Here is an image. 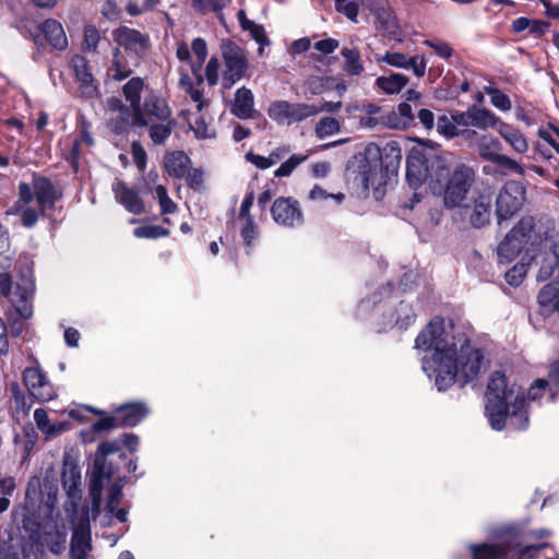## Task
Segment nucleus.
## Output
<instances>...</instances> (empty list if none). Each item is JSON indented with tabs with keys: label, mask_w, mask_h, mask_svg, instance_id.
I'll list each match as a JSON object with an SVG mask.
<instances>
[{
	"label": "nucleus",
	"mask_w": 559,
	"mask_h": 559,
	"mask_svg": "<svg viewBox=\"0 0 559 559\" xmlns=\"http://www.w3.org/2000/svg\"><path fill=\"white\" fill-rule=\"evenodd\" d=\"M437 130L440 134L447 138H454L461 133V130L456 128L453 116H441L437 121Z\"/></svg>",
	"instance_id": "nucleus-49"
},
{
	"label": "nucleus",
	"mask_w": 559,
	"mask_h": 559,
	"mask_svg": "<svg viewBox=\"0 0 559 559\" xmlns=\"http://www.w3.org/2000/svg\"><path fill=\"white\" fill-rule=\"evenodd\" d=\"M120 449L121 442L119 439L103 442L97 448L90 480V496L96 512H98L100 507L104 481L110 479L114 474L111 467L107 466V456L119 452Z\"/></svg>",
	"instance_id": "nucleus-6"
},
{
	"label": "nucleus",
	"mask_w": 559,
	"mask_h": 559,
	"mask_svg": "<svg viewBox=\"0 0 559 559\" xmlns=\"http://www.w3.org/2000/svg\"><path fill=\"white\" fill-rule=\"evenodd\" d=\"M58 487L55 478L33 477L27 486L24 506L14 510L16 524L26 531L37 533L43 530L39 538L51 552L60 554L66 548L67 530L53 521Z\"/></svg>",
	"instance_id": "nucleus-2"
},
{
	"label": "nucleus",
	"mask_w": 559,
	"mask_h": 559,
	"mask_svg": "<svg viewBox=\"0 0 559 559\" xmlns=\"http://www.w3.org/2000/svg\"><path fill=\"white\" fill-rule=\"evenodd\" d=\"M72 66L76 82L80 84V92L85 97H92L96 93L94 78L90 72L87 60L82 56L72 59Z\"/></svg>",
	"instance_id": "nucleus-22"
},
{
	"label": "nucleus",
	"mask_w": 559,
	"mask_h": 559,
	"mask_svg": "<svg viewBox=\"0 0 559 559\" xmlns=\"http://www.w3.org/2000/svg\"><path fill=\"white\" fill-rule=\"evenodd\" d=\"M133 235L136 238L157 239L167 237L169 235V230L158 225H144L135 228L133 230Z\"/></svg>",
	"instance_id": "nucleus-46"
},
{
	"label": "nucleus",
	"mask_w": 559,
	"mask_h": 559,
	"mask_svg": "<svg viewBox=\"0 0 559 559\" xmlns=\"http://www.w3.org/2000/svg\"><path fill=\"white\" fill-rule=\"evenodd\" d=\"M432 167L431 192L443 195L447 207L462 206L473 183V170L466 165L455 164L454 155L449 152H441Z\"/></svg>",
	"instance_id": "nucleus-4"
},
{
	"label": "nucleus",
	"mask_w": 559,
	"mask_h": 559,
	"mask_svg": "<svg viewBox=\"0 0 559 559\" xmlns=\"http://www.w3.org/2000/svg\"><path fill=\"white\" fill-rule=\"evenodd\" d=\"M197 76V85H189L187 87V94L190 96L191 100L195 103L197 110L201 112L204 108L209 106V99L204 98L203 96V90H202V83L203 78L201 73L197 72L194 73Z\"/></svg>",
	"instance_id": "nucleus-42"
},
{
	"label": "nucleus",
	"mask_w": 559,
	"mask_h": 559,
	"mask_svg": "<svg viewBox=\"0 0 559 559\" xmlns=\"http://www.w3.org/2000/svg\"><path fill=\"white\" fill-rule=\"evenodd\" d=\"M501 144L498 139L491 135H483L478 141V151L483 158L493 162L500 154Z\"/></svg>",
	"instance_id": "nucleus-37"
},
{
	"label": "nucleus",
	"mask_w": 559,
	"mask_h": 559,
	"mask_svg": "<svg viewBox=\"0 0 559 559\" xmlns=\"http://www.w3.org/2000/svg\"><path fill=\"white\" fill-rule=\"evenodd\" d=\"M501 138L518 153H526L528 151V143L525 135L516 128L500 121L497 128Z\"/></svg>",
	"instance_id": "nucleus-27"
},
{
	"label": "nucleus",
	"mask_w": 559,
	"mask_h": 559,
	"mask_svg": "<svg viewBox=\"0 0 559 559\" xmlns=\"http://www.w3.org/2000/svg\"><path fill=\"white\" fill-rule=\"evenodd\" d=\"M336 10L352 22L357 23L359 4L354 0H335Z\"/></svg>",
	"instance_id": "nucleus-51"
},
{
	"label": "nucleus",
	"mask_w": 559,
	"mask_h": 559,
	"mask_svg": "<svg viewBox=\"0 0 559 559\" xmlns=\"http://www.w3.org/2000/svg\"><path fill=\"white\" fill-rule=\"evenodd\" d=\"M103 15L109 21H118L121 16V10L116 1L107 0L103 4Z\"/></svg>",
	"instance_id": "nucleus-63"
},
{
	"label": "nucleus",
	"mask_w": 559,
	"mask_h": 559,
	"mask_svg": "<svg viewBox=\"0 0 559 559\" xmlns=\"http://www.w3.org/2000/svg\"><path fill=\"white\" fill-rule=\"evenodd\" d=\"M515 536L512 534H507L503 537V542L498 545H472L471 551L473 555V559H514L519 556L533 557L534 552L545 547L546 544L539 545H526L522 547L520 544L515 543Z\"/></svg>",
	"instance_id": "nucleus-8"
},
{
	"label": "nucleus",
	"mask_w": 559,
	"mask_h": 559,
	"mask_svg": "<svg viewBox=\"0 0 559 559\" xmlns=\"http://www.w3.org/2000/svg\"><path fill=\"white\" fill-rule=\"evenodd\" d=\"M131 154L136 167L142 171L146 166V153L139 142H133L131 145Z\"/></svg>",
	"instance_id": "nucleus-62"
},
{
	"label": "nucleus",
	"mask_w": 559,
	"mask_h": 559,
	"mask_svg": "<svg viewBox=\"0 0 559 559\" xmlns=\"http://www.w3.org/2000/svg\"><path fill=\"white\" fill-rule=\"evenodd\" d=\"M156 198L160 206L162 214L174 213L177 210L175 202L168 197L167 190L164 186H157L155 188Z\"/></svg>",
	"instance_id": "nucleus-52"
},
{
	"label": "nucleus",
	"mask_w": 559,
	"mask_h": 559,
	"mask_svg": "<svg viewBox=\"0 0 559 559\" xmlns=\"http://www.w3.org/2000/svg\"><path fill=\"white\" fill-rule=\"evenodd\" d=\"M320 112V108L309 104H292L287 100H275L269 109V117L278 124L290 126Z\"/></svg>",
	"instance_id": "nucleus-10"
},
{
	"label": "nucleus",
	"mask_w": 559,
	"mask_h": 559,
	"mask_svg": "<svg viewBox=\"0 0 559 559\" xmlns=\"http://www.w3.org/2000/svg\"><path fill=\"white\" fill-rule=\"evenodd\" d=\"M34 421L38 430H40L47 438L58 436L69 428V425L67 423H51L47 414V411L44 408L35 409Z\"/></svg>",
	"instance_id": "nucleus-29"
},
{
	"label": "nucleus",
	"mask_w": 559,
	"mask_h": 559,
	"mask_svg": "<svg viewBox=\"0 0 559 559\" xmlns=\"http://www.w3.org/2000/svg\"><path fill=\"white\" fill-rule=\"evenodd\" d=\"M150 127V136L155 144H162L170 135L173 126L169 119L166 121L158 120V122L145 121Z\"/></svg>",
	"instance_id": "nucleus-40"
},
{
	"label": "nucleus",
	"mask_w": 559,
	"mask_h": 559,
	"mask_svg": "<svg viewBox=\"0 0 559 559\" xmlns=\"http://www.w3.org/2000/svg\"><path fill=\"white\" fill-rule=\"evenodd\" d=\"M492 163L506 169L512 170L519 175H524L523 166L507 155L499 154Z\"/></svg>",
	"instance_id": "nucleus-59"
},
{
	"label": "nucleus",
	"mask_w": 559,
	"mask_h": 559,
	"mask_svg": "<svg viewBox=\"0 0 559 559\" xmlns=\"http://www.w3.org/2000/svg\"><path fill=\"white\" fill-rule=\"evenodd\" d=\"M159 0H128L126 12L130 16H139L155 9Z\"/></svg>",
	"instance_id": "nucleus-44"
},
{
	"label": "nucleus",
	"mask_w": 559,
	"mask_h": 559,
	"mask_svg": "<svg viewBox=\"0 0 559 559\" xmlns=\"http://www.w3.org/2000/svg\"><path fill=\"white\" fill-rule=\"evenodd\" d=\"M546 382V388L551 399H554L555 391L559 389V365H552L549 369Z\"/></svg>",
	"instance_id": "nucleus-60"
},
{
	"label": "nucleus",
	"mask_w": 559,
	"mask_h": 559,
	"mask_svg": "<svg viewBox=\"0 0 559 559\" xmlns=\"http://www.w3.org/2000/svg\"><path fill=\"white\" fill-rule=\"evenodd\" d=\"M190 129L199 140L214 139L216 132L206 122L203 116L195 118L189 122Z\"/></svg>",
	"instance_id": "nucleus-45"
},
{
	"label": "nucleus",
	"mask_w": 559,
	"mask_h": 559,
	"mask_svg": "<svg viewBox=\"0 0 559 559\" xmlns=\"http://www.w3.org/2000/svg\"><path fill=\"white\" fill-rule=\"evenodd\" d=\"M23 382L31 395L40 402H48L56 396L52 384L37 361L23 371Z\"/></svg>",
	"instance_id": "nucleus-14"
},
{
	"label": "nucleus",
	"mask_w": 559,
	"mask_h": 559,
	"mask_svg": "<svg viewBox=\"0 0 559 559\" xmlns=\"http://www.w3.org/2000/svg\"><path fill=\"white\" fill-rule=\"evenodd\" d=\"M33 187V195L35 194L37 204L40 207V213H43L47 206H51L53 204L57 198L56 191L50 181L45 178L34 179Z\"/></svg>",
	"instance_id": "nucleus-32"
},
{
	"label": "nucleus",
	"mask_w": 559,
	"mask_h": 559,
	"mask_svg": "<svg viewBox=\"0 0 559 559\" xmlns=\"http://www.w3.org/2000/svg\"><path fill=\"white\" fill-rule=\"evenodd\" d=\"M546 392H548L546 382L544 379H537L528 389L527 400L538 401Z\"/></svg>",
	"instance_id": "nucleus-64"
},
{
	"label": "nucleus",
	"mask_w": 559,
	"mask_h": 559,
	"mask_svg": "<svg viewBox=\"0 0 559 559\" xmlns=\"http://www.w3.org/2000/svg\"><path fill=\"white\" fill-rule=\"evenodd\" d=\"M308 159V155L293 154L274 171L276 177H288L304 162Z\"/></svg>",
	"instance_id": "nucleus-47"
},
{
	"label": "nucleus",
	"mask_w": 559,
	"mask_h": 559,
	"mask_svg": "<svg viewBox=\"0 0 559 559\" xmlns=\"http://www.w3.org/2000/svg\"><path fill=\"white\" fill-rule=\"evenodd\" d=\"M369 11L374 15L377 31L384 37L402 43L404 33L386 0H370Z\"/></svg>",
	"instance_id": "nucleus-12"
},
{
	"label": "nucleus",
	"mask_w": 559,
	"mask_h": 559,
	"mask_svg": "<svg viewBox=\"0 0 559 559\" xmlns=\"http://www.w3.org/2000/svg\"><path fill=\"white\" fill-rule=\"evenodd\" d=\"M526 275V265L523 263L515 264L506 273L507 282L512 286H519Z\"/></svg>",
	"instance_id": "nucleus-56"
},
{
	"label": "nucleus",
	"mask_w": 559,
	"mask_h": 559,
	"mask_svg": "<svg viewBox=\"0 0 559 559\" xmlns=\"http://www.w3.org/2000/svg\"><path fill=\"white\" fill-rule=\"evenodd\" d=\"M40 34L56 49H64L68 46V38L62 25L52 19L46 20L39 26Z\"/></svg>",
	"instance_id": "nucleus-25"
},
{
	"label": "nucleus",
	"mask_w": 559,
	"mask_h": 559,
	"mask_svg": "<svg viewBox=\"0 0 559 559\" xmlns=\"http://www.w3.org/2000/svg\"><path fill=\"white\" fill-rule=\"evenodd\" d=\"M342 56L345 59L344 70L350 75H358L362 72L364 66L360 53L356 48H343Z\"/></svg>",
	"instance_id": "nucleus-39"
},
{
	"label": "nucleus",
	"mask_w": 559,
	"mask_h": 559,
	"mask_svg": "<svg viewBox=\"0 0 559 559\" xmlns=\"http://www.w3.org/2000/svg\"><path fill=\"white\" fill-rule=\"evenodd\" d=\"M440 156L441 153L427 147L423 142L413 146L407 155L406 178L408 183L416 188L427 181L430 187L432 164Z\"/></svg>",
	"instance_id": "nucleus-7"
},
{
	"label": "nucleus",
	"mask_w": 559,
	"mask_h": 559,
	"mask_svg": "<svg viewBox=\"0 0 559 559\" xmlns=\"http://www.w3.org/2000/svg\"><path fill=\"white\" fill-rule=\"evenodd\" d=\"M275 223L285 227H297L302 224L304 215L298 201L289 197L277 198L271 207Z\"/></svg>",
	"instance_id": "nucleus-16"
},
{
	"label": "nucleus",
	"mask_w": 559,
	"mask_h": 559,
	"mask_svg": "<svg viewBox=\"0 0 559 559\" xmlns=\"http://www.w3.org/2000/svg\"><path fill=\"white\" fill-rule=\"evenodd\" d=\"M485 93L490 96V103L500 111H509L512 108L511 100L507 94L497 87L486 86Z\"/></svg>",
	"instance_id": "nucleus-43"
},
{
	"label": "nucleus",
	"mask_w": 559,
	"mask_h": 559,
	"mask_svg": "<svg viewBox=\"0 0 559 559\" xmlns=\"http://www.w3.org/2000/svg\"><path fill=\"white\" fill-rule=\"evenodd\" d=\"M378 64L385 63L390 67L408 70L412 69L417 78H423L427 69V60L425 56H408L401 51L390 50L383 55L376 56Z\"/></svg>",
	"instance_id": "nucleus-15"
},
{
	"label": "nucleus",
	"mask_w": 559,
	"mask_h": 559,
	"mask_svg": "<svg viewBox=\"0 0 559 559\" xmlns=\"http://www.w3.org/2000/svg\"><path fill=\"white\" fill-rule=\"evenodd\" d=\"M231 111L240 119L251 117L253 112V94L249 88L240 87L236 91Z\"/></svg>",
	"instance_id": "nucleus-31"
},
{
	"label": "nucleus",
	"mask_w": 559,
	"mask_h": 559,
	"mask_svg": "<svg viewBox=\"0 0 559 559\" xmlns=\"http://www.w3.org/2000/svg\"><path fill=\"white\" fill-rule=\"evenodd\" d=\"M538 304L545 313L559 312V286L546 285L538 294Z\"/></svg>",
	"instance_id": "nucleus-33"
},
{
	"label": "nucleus",
	"mask_w": 559,
	"mask_h": 559,
	"mask_svg": "<svg viewBox=\"0 0 559 559\" xmlns=\"http://www.w3.org/2000/svg\"><path fill=\"white\" fill-rule=\"evenodd\" d=\"M415 321V313L409 304L401 302L399 307L391 313L389 325H396L400 329H406Z\"/></svg>",
	"instance_id": "nucleus-35"
},
{
	"label": "nucleus",
	"mask_w": 559,
	"mask_h": 559,
	"mask_svg": "<svg viewBox=\"0 0 559 559\" xmlns=\"http://www.w3.org/2000/svg\"><path fill=\"white\" fill-rule=\"evenodd\" d=\"M222 53L225 64V70L222 73V85L224 88H230L243 78L248 69V58L239 46L230 41L222 45Z\"/></svg>",
	"instance_id": "nucleus-9"
},
{
	"label": "nucleus",
	"mask_w": 559,
	"mask_h": 559,
	"mask_svg": "<svg viewBox=\"0 0 559 559\" xmlns=\"http://www.w3.org/2000/svg\"><path fill=\"white\" fill-rule=\"evenodd\" d=\"M114 40L127 51L143 53L148 46V37L138 29L120 26L112 32Z\"/></svg>",
	"instance_id": "nucleus-19"
},
{
	"label": "nucleus",
	"mask_w": 559,
	"mask_h": 559,
	"mask_svg": "<svg viewBox=\"0 0 559 559\" xmlns=\"http://www.w3.org/2000/svg\"><path fill=\"white\" fill-rule=\"evenodd\" d=\"M191 50H192L193 55L195 56V58L198 59V63L191 66L192 72L200 73L201 66L205 61L206 56H207V48H206L205 40L202 38H195L192 41Z\"/></svg>",
	"instance_id": "nucleus-50"
},
{
	"label": "nucleus",
	"mask_w": 559,
	"mask_h": 559,
	"mask_svg": "<svg viewBox=\"0 0 559 559\" xmlns=\"http://www.w3.org/2000/svg\"><path fill=\"white\" fill-rule=\"evenodd\" d=\"M485 415L490 427L500 431L510 426L518 430H524L528 426L526 400L515 384L508 385L506 376L495 372L488 383L486 392Z\"/></svg>",
	"instance_id": "nucleus-3"
},
{
	"label": "nucleus",
	"mask_w": 559,
	"mask_h": 559,
	"mask_svg": "<svg viewBox=\"0 0 559 559\" xmlns=\"http://www.w3.org/2000/svg\"><path fill=\"white\" fill-rule=\"evenodd\" d=\"M34 283L29 278H25L23 280V283L21 285L19 284L15 290L12 292V282L10 276L5 273L0 274L1 294L9 298L17 313L23 319L29 318L33 313L29 300L34 294Z\"/></svg>",
	"instance_id": "nucleus-11"
},
{
	"label": "nucleus",
	"mask_w": 559,
	"mask_h": 559,
	"mask_svg": "<svg viewBox=\"0 0 559 559\" xmlns=\"http://www.w3.org/2000/svg\"><path fill=\"white\" fill-rule=\"evenodd\" d=\"M143 86L144 82L140 78H132L123 86V95L135 114L140 112L141 109V92Z\"/></svg>",
	"instance_id": "nucleus-34"
},
{
	"label": "nucleus",
	"mask_w": 559,
	"mask_h": 559,
	"mask_svg": "<svg viewBox=\"0 0 559 559\" xmlns=\"http://www.w3.org/2000/svg\"><path fill=\"white\" fill-rule=\"evenodd\" d=\"M329 198L334 199L337 203H341L344 200V194L343 193H336V194L328 193L324 189H322L319 186H314L309 192V199L311 201H322V200H325Z\"/></svg>",
	"instance_id": "nucleus-58"
},
{
	"label": "nucleus",
	"mask_w": 559,
	"mask_h": 559,
	"mask_svg": "<svg viewBox=\"0 0 559 559\" xmlns=\"http://www.w3.org/2000/svg\"><path fill=\"white\" fill-rule=\"evenodd\" d=\"M33 201L32 188L27 183H21L19 187V200L7 211L8 215L21 214L22 224L25 227H33L39 216V211L31 207Z\"/></svg>",
	"instance_id": "nucleus-18"
},
{
	"label": "nucleus",
	"mask_w": 559,
	"mask_h": 559,
	"mask_svg": "<svg viewBox=\"0 0 559 559\" xmlns=\"http://www.w3.org/2000/svg\"><path fill=\"white\" fill-rule=\"evenodd\" d=\"M115 414L119 426L133 427L148 414V408L143 403H128L119 406Z\"/></svg>",
	"instance_id": "nucleus-23"
},
{
	"label": "nucleus",
	"mask_w": 559,
	"mask_h": 559,
	"mask_svg": "<svg viewBox=\"0 0 559 559\" xmlns=\"http://www.w3.org/2000/svg\"><path fill=\"white\" fill-rule=\"evenodd\" d=\"M415 349L421 355L424 372L435 379L439 391L449 389L456 380H475L486 370L484 356L454 325L441 318L432 319L418 334Z\"/></svg>",
	"instance_id": "nucleus-1"
},
{
	"label": "nucleus",
	"mask_w": 559,
	"mask_h": 559,
	"mask_svg": "<svg viewBox=\"0 0 559 559\" xmlns=\"http://www.w3.org/2000/svg\"><path fill=\"white\" fill-rule=\"evenodd\" d=\"M424 44L432 48L436 51V53L441 58L447 59L452 55L451 47L444 41L437 39H426Z\"/></svg>",
	"instance_id": "nucleus-61"
},
{
	"label": "nucleus",
	"mask_w": 559,
	"mask_h": 559,
	"mask_svg": "<svg viewBox=\"0 0 559 559\" xmlns=\"http://www.w3.org/2000/svg\"><path fill=\"white\" fill-rule=\"evenodd\" d=\"M189 159L182 152H173L165 156V168L170 175H183Z\"/></svg>",
	"instance_id": "nucleus-38"
},
{
	"label": "nucleus",
	"mask_w": 559,
	"mask_h": 559,
	"mask_svg": "<svg viewBox=\"0 0 559 559\" xmlns=\"http://www.w3.org/2000/svg\"><path fill=\"white\" fill-rule=\"evenodd\" d=\"M471 112V127L480 130L497 129L500 124L501 119L496 116L492 111L486 108L472 106L469 107Z\"/></svg>",
	"instance_id": "nucleus-30"
},
{
	"label": "nucleus",
	"mask_w": 559,
	"mask_h": 559,
	"mask_svg": "<svg viewBox=\"0 0 559 559\" xmlns=\"http://www.w3.org/2000/svg\"><path fill=\"white\" fill-rule=\"evenodd\" d=\"M340 123L335 118L324 117L322 118L316 127V133L318 138L323 139L334 133L338 132Z\"/></svg>",
	"instance_id": "nucleus-48"
},
{
	"label": "nucleus",
	"mask_w": 559,
	"mask_h": 559,
	"mask_svg": "<svg viewBox=\"0 0 559 559\" xmlns=\"http://www.w3.org/2000/svg\"><path fill=\"white\" fill-rule=\"evenodd\" d=\"M348 170L364 189L378 190L385 185L382 167V150L374 143L366 145L364 152L356 154L348 163Z\"/></svg>",
	"instance_id": "nucleus-5"
},
{
	"label": "nucleus",
	"mask_w": 559,
	"mask_h": 559,
	"mask_svg": "<svg viewBox=\"0 0 559 559\" xmlns=\"http://www.w3.org/2000/svg\"><path fill=\"white\" fill-rule=\"evenodd\" d=\"M258 227L252 216H248L245 226L241 228V237L247 246H251L258 237Z\"/></svg>",
	"instance_id": "nucleus-57"
},
{
	"label": "nucleus",
	"mask_w": 559,
	"mask_h": 559,
	"mask_svg": "<svg viewBox=\"0 0 559 559\" xmlns=\"http://www.w3.org/2000/svg\"><path fill=\"white\" fill-rule=\"evenodd\" d=\"M413 109L409 104L401 103L392 114V124L394 128H407L413 121Z\"/></svg>",
	"instance_id": "nucleus-41"
},
{
	"label": "nucleus",
	"mask_w": 559,
	"mask_h": 559,
	"mask_svg": "<svg viewBox=\"0 0 559 559\" xmlns=\"http://www.w3.org/2000/svg\"><path fill=\"white\" fill-rule=\"evenodd\" d=\"M409 83L408 76L400 72H389L374 81V88L385 95L399 94Z\"/></svg>",
	"instance_id": "nucleus-24"
},
{
	"label": "nucleus",
	"mask_w": 559,
	"mask_h": 559,
	"mask_svg": "<svg viewBox=\"0 0 559 559\" xmlns=\"http://www.w3.org/2000/svg\"><path fill=\"white\" fill-rule=\"evenodd\" d=\"M62 483L69 495H72L81 484L80 468L70 453H66L63 456Z\"/></svg>",
	"instance_id": "nucleus-28"
},
{
	"label": "nucleus",
	"mask_w": 559,
	"mask_h": 559,
	"mask_svg": "<svg viewBox=\"0 0 559 559\" xmlns=\"http://www.w3.org/2000/svg\"><path fill=\"white\" fill-rule=\"evenodd\" d=\"M524 199V187L518 181H508L497 197L496 212L498 219H508L513 216L522 207Z\"/></svg>",
	"instance_id": "nucleus-13"
},
{
	"label": "nucleus",
	"mask_w": 559,
	"mask_h": 559,
	"mask_svg": "<svg viewBox=\"0 0 559 559\" xmlns=\"http://www.w3.org/2000/svg\"><path fill=\"white\" fill-rule=\"evenodd\" d=\"M116 201L129 213L139 215L144 212V202L139 193L122 181L112 185Z\"/></svg>",
	"instance_id": "nucleus-20"
},
{
	"label": "nucleus",
	"mask_w": 559,
	"mask_h": 559,
	"mask_svg": "<svg viewBox=\"0 0 559 559\" xmlns=\"http://www.w3.org/2000/svg\"><path fill=\"white\" fill-rule=\"evenodd\" d=\"M490 215L491 197L488 193H481L474 200L469 221L474 227L480 228L489 223Z\"/></svg>",
	"instance_id": "nucleus-26"
},
{
	"label": "nucleus",
	"mask_w": 559,
	"mask_h": 559,
	"mask_svg": "<svg viewBox=\"0 0 559 559\" xmlns=\"http://www.w3.org/2000/svg\"><path fill=\"white\" fill-rule=\"evenodd\" d=\"M528 229L523 222L518 224L504 237L498 247V257L500 262L510 263L522 251L524 245L527 242Z\"/></svg>",
	"instance_id": "nucleus-17"
},
{
	"label": "nucleus",
	"mask_w": 559,
	"mask_h": 559,
	"mask_svg": "<svg viewBox=\"0 0 559 559\" xmlns=\"http://www.w3.org/2000/svg\"><path fill=\"white\" fill-rule=\"evenodd\" d=\"M246 31L249 32L251 37L259 44L258 53L262 56L264 52V46L270 44L263 26L252 22Z\"/></svg>",
	"instance_id": "nucleus-53"
},
{
	"label": "nucleus",
	"mask_w": 559,
	"mask_h": 559,
	"mask_svg": "<svg viewBox=\"0 0 559 559\" xmlns=\"http://www.w3.org/2000/svg\"><path fill=\"white\" fill-rule=\"evenodd\" d=\"M221 74V63L217 58H211L205 68V78L209 85L214 86L218 83Z\"/></svg>",
	"instance_id": "nucleus-55"
},
{
	"label": "nucleus",
	"mask_w": 559,
	"mask_h": 559,
	"mask_svg": "<svg viewBox=\"0 0 559 559\" xmlns=\"http://www.w3.org/2000/svg\"><path fill=\"white\" fill-rule=\"evenodd\" d=\"M91 550L90 524L87 521H83L73 531L70 544V559H87Z\"/></svg>",
	"instance_id": "nucleus-21"
},
{
	"label": "nucleus",
	"mask_w": 559,
	"mask_h": 559,
	"mask_svg": "<svg viewBox=\"0 0 559 559\" xmlns=\"http://www.w3.org/2000/svg\"><path fill=\"white\" fill-rule=\"evenodd\" d=\"M100 35L96 27L87 26L84 29L83 48L85 50L94 51L99 43Z\"/></svg>",
	"instance_id": "nucleus-54"
},
{
	"label": "nucleus",
	"mask_w": 559,
	"mask_h": 559,
	"mask_svg": "<svg viewBox=\"0 0 559 559\" xmlns=\"http://www.w3.org/2000/svg\"><path fill=\"white\" fill-rule=\"evenodd\" d=\"M145 112L150 120L155 117L157 120L166 121L170 118V109L166 102L160 97H151L145 102Z\"/></svg>",
	"instance_id": "nucleus-36"
}]
</instances>
